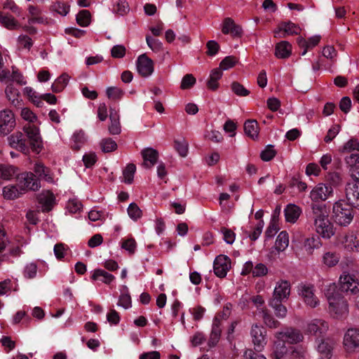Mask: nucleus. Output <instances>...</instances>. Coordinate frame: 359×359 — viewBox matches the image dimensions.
Here are the masks:
<instances>
[{"label": "nucleus", "instance_id": "25", "mask_svg": "<svg viewBox=\"0 0 359 359\" xmlns=\"http://www.w3.org/2000/svg\"><path fill=\"white\" fill-rule=\"evenodd\" d=\"M288 351L289 349L286 347L285 342L274 338L271 355L273 359H288Z\"/></svg>", "mask_w": 359, "mask_h": 359}, {"label": "nucleus", "instance_id": "12", "mask_svg": "<svg viewBox=\"0 0 359 359\" xmlns=\"http://www.w3.org/2000/svg\"><path fill=\"white\" fill-rule=\"evenodd\" d=\"M329 330V323L327 321L315 318L308 321L306 324L304 331L306 333L318 336L325 334Z\"/></svg>", "mask_w": 359, "mask_h": 359}, {"label": "nucleus", "instance_id": "24", "mask_svg": "<svg viewBox=\"0 0 359 359\" xmlns=\"http://www.w3.org/2000/svg\"><path fill=\"white\" fill-rule=\"evenodd\" d=\"M288 245V233L285 231H281L277 236L275 245L270 252L271 256L278 255L280 252L285 251L287 248Z\"/></svg>", "mask_w": 359, "mask_h": 359}, {"label": "nucleus", "instance_id": "13", "mask_svg": "<svg viewBox=\"0 0 359 359\" xmlns=\"http://www.w3.org/2000/svg\"><path fill=\"white\" fill-rule=\"evenodd\" d=\"M137 71L142 77H149L154 72V61L146 54L140 55L136 61Z\"/></svg>", "mask_w": 359, "mask_h": 359}, {"label": "nucleus", "instance_id": "29", "mask_svg": "<svg viewBox=\"0 0 359 359\" xmlns=\"http://www.w3.org/2000/svg\"><path fill=\"white\" fill-rule=\"evenodd\" d=\"M292 54V45L286 41H282L278 43L275 48V55L280 59L289 57Z\"/></svg>", "mask_w": 359, "mask_h": 359}, {"label": "nucleus", "instance_id": "60", "mask_svg": "<svg viewBox=\"0 0 359 359\" xmlns=\"http://www.w3.org/2000/svg\"><path fill=\"white\" fill-rule=\"evenodd\" d=\"M276 150L273 148V146L269 144L265 147V149L262 151L260 156L261 158L264 161H271L276 156Z\"/></svg>", "mask_w": 359, "mask_h": 359}, {"label": "nucleus", "instance_id": "64", "mask_svg": "<svg viewBox=\"0 0 359 359\" xmlns=\"http://www.w3.org/2000/svg\"><path fill=\"white\" fill-rule=\"evenodd\" d=\"M221 233L223 235V239L227 244H233L236 239L235 233L227 228L223 227L221 229Z\"/></svg>", "mask_w": 359, "mask_h": 359}, {"label": "nucleus", "instance_id": "47", "mask_svg": "<svg viewBox=\"0 0 359 359\" xmlns=\"http://www.w3.org/2000/svg\"><path fill=\"white\" fill-rule=\"evenodd\" d=\"M20 116L25 121L33 125L39 121L36 114L27 107L20 109Z\"/></svg>", "mask_w": 359, "mask_h": 359}, {"label": "nucleus", "instance_id": "45", "mask_svg": "<svg viewBox=\"0 0 359 359\" xmlns=\"http://www.w3.org/2000/svg\"><path fill=\"white\" fill-rule=\"evenodd\" d=\"M222 76V71L219 68L212 69L210 74V78L208 81V87L211 90H216L218 88V81Z\"/></svg>", "mask_w": 359, "mask_h": 359}, {"label": "nucleus", "instance_id": "36", "mask_svg": "<svg viewBox=\"0 0 359 359\" xmlns=\"http://www.w3.org/2000/svg\"><path fill=\"white\" fill-rule=\"evenodd\" d=\"M22 92L24 95L37 107H41L43 106V103L41 101V95H39L33 88L29 86L25 87Z\"/></svg>", "mask_w": 359, "mask_h": 359}, {"label": "nucleus", "instance_id": "5", "mask_svg": "<svg viewBox=\"0 0 359 359\" xmlns=\"http://www.w3.org/2000/svg\"><path fill=\"white\" fill-rule=\"evenodd\" d=\"M297 291L306 306L314 309L320 305V301L316 294L313 285L302 283L298 286Z\"/></svg>", "mask_w": 359, "mask_h": 359}, {"label": "nucleus", "instance_id": "51", "mask_svg": "<svg viewBox=\"0 0 359 359\" xmlns=\"http://www.w3.org/2000/svg\"><path fill=\"white\" fill-rule=\"evenodd\" d=\"M128 215L133 221H137L142 217V212L138 205L135 203H131L128 209Z\"/></svg>", "mask_w": 359, "mask_h": 359}, {"label": "nucleus", "instance_id": "57", "mask_svg": "<svg viewBox=\"0 0 359 359\" xmlns=\"http://www.w3.org/2000/svg\"><path fill=\"white\" fill-rule=\"evenodd\" d=\"M146 41L148 46L156 53L160 52L162 50V43L156 39L152 38L151 36L147 35L146 36Z\"/></svg>", "mask_w": 359, "mask_h": 359}, {"label": "nucleus", "instance_id": "2", "mask_svg": "<svg viewBox=\"0 0 359 359\" xmlns=\"http://www.w3.org/2000/svg\"><path fill=\"white\" fill-rule=\"evenodd\" d=\"M312 219L315 231L323 239H330L335 234L336 228L329 219V210L325 204L311 205Z\"/></svg>", "mask_w": 359, "mask_h": 359}, {"label": "nucleus", "instance_id": "32", "mask_svg": "<svg viewBox=\"0 0 359 359\" xmlns=\"http://www.w3.org/2000/svg\"><path fill=\"white\" fill-rule=\"evenodd\" d=\"M23 191L18 186L8 184L2 189V195L6 200H14L23 195Z\"/></svg>", "mask_w": 359, "mask_h": 359}, {"label": "nucleus", "instance_id": "6", "mask_svg": "<svg viewBox=\"0 0 359 359\" xmlns=\"http://www.w3.org/2000/svg\"><path fill=\"white\" fill-rule=\"evenodd\" d=\"M342 344L346 353H355L359 349V328L347 329L343 336Z\"/></svg>", "mask_w": 359, "mask_h": 359}, {"label": "nucleus", "instance_id": "18", "mask_svg": "<svg viewBox=\"0 0 359 359\" xmlns=\"http://www.w3.org/2000/svg\"><path fill=\"white\" fill-rule=\"evenodd\" d=\"M231 268L230 259L224 255L217 256L214 261V272L219 278H224Z\"/></svg>", "mask_w": 359, "mask_h": 359}, {"label": "nucleus", "instance_id": "19", "mask_svg": "<svg viewBox=\"0 0 359 359\" xmlns=\"http://www.w3.org/2000/svg\"><path fill=\"white\" fill-rule=\"evenodd\" d=\"M300 32L301 29L297 25L289 21L279 24L273 33L276 37H285L288 35L299 34Z\"/></svg>", "mask_w": 359, "mask_h": 359}, {"label": "nucleus", "instance_id": "34", "mask_svg": "<svg viewBox=\"0 0 359 359\" xmlns=\"http://www.w3.org/2000/svg\"><path fill=\"white\" fill-rule=\"evenodd\" d=\"M91 278L93 280H100L109 285L114 280L115 277L102 269H97L92 271Z\"/></svg>", "mask_w": 359, "mask_h": 359}, {"label": "nucleus", "instance_id": "43", "mask_svg": "<svg viewBox=\"0 0 359 359\" xmlns=\"http://www.w3.org/2000/svg\"><path fill=\"white\" fill-rule=\"evenodd\" d=\"M320 39L321 36L318 34H316L309 37L307 39L303 37H299L297 38V41L299 47H306L312 49L319 43Z\"/></svg>", "mask_w": 359, "mask_h": 359}, {"label": "nucleus", "instance_id": "53", "mask_svg": "<svg viewBox=\"0 0 359 359\" xmlns=\"http://www.w3.org/2000/svg\"><path fill=\"white\" fill-rule=\"evenodd\" d=\"M174 143L175 148L178 154L182 157L187 156L189 148L187 142L184 139H181L175 140Z\"/></svg>", "mask_w": 359, "mask_h": 359}, {"label": "nucleus", "instance_id": "21", "mask_svg": "<svg viewBox=\"0 0 359 359\" xmlns=\"http://www.w3.org/2000/svg\"><path fill=\"white\" fill-rule=\"evenodd\" d=\"M8 144L15 149L20 151L24 154H27L29 148L26 143V140L21 132H16L8 137Z\"/></svg>", "mask_w": 359, "mask_h": 359}, {"label": "nucleus", "instance_id": "61", "mask_svg": "<svg viewBox=\"0 0 359 359\" xmlns=\"http://www.w3.org/2000/svg\"><path fill=\"white\" fill-rule=\"evenodd\" d=\"M53 10L58 14L65 16L69 11V6L64 2L58 1L53 5Z\"/></svg>", "mask_w": 359, "mask_h": 359}, {"label": "nucleus", "instance_id": "3", "mask_svg": "<svg viewBox=\"0 0 359 359\" xmlns=\"http://www.w3.org/2000/svg\"><path fill=\"white\" fill-rule=\"evenodd\" d=\"M354 213L351 205L344 200L335 202L332 207V217L335 223L341 226L349 225L353 219Z\"/></svg>", "mask_w": 359, "mask_h": 359}, {"label": "nucleus", "instance_id": "10", "mask_svg": "<svg viewBox=\"0 0 359 359\" xmlns=\"http://www.w3.org/2000/svg\"><path fill=\"white\" fill-rule=\"evenodd\" d=\"M18 185L20 187L23 194L27 190L36 191L40 187V182L32 172H23L18 175Z\"/></svg>", "mask_w": 359, "mask_h": 359}, {"label": "nucleus", "instance_id": "37", "mask_svg": "<svg viewBox=\"0 0 359 359\" xmlns=\"http://www.w3.org/2000/svg\"><path fill=\"white\" fill-rule=\"evenodd\" d=\"M18 168L9 164H0V179L4 180H11L17 175Z\"/></svg>", "mask_w": 359, "mask_h": 359}, {"label": "nucleus", "instance_id": "52", "mask_svg": "<svg viewBox=\"0 0 359 359\" xmlns=\"http://www.w3.org/2000/svg\"><path fill=\"white\" fill-rule=\"evenodd\" d=\"M100 144L102 151L105 153L111 152L117 149L116 142L111 138L103 139Z\"/></svg>", "mask_w": 359, "mask_h": 359}, {"label": "nucleus", "instance_id": "27", "mask_svg": "<svg viewBox=\"0 0 359 359\" xmlns=\"http://www.w3.org/2000/svg\"><path fill=\"white\" fill-rule=\"evenodd\" d=\"M222 32L224 34H231L233 36H238L242 34V28L236 25L233 19L226 18L222 23Z\"/></svg>", "mask_w": 359, "mask_h": 359}, {"label": "nucleus", "instance_id": "50", "mask_svg": "<svg viewBox=\"0 0 359 359\" xmlns=\"http://www.w3.org/2000/svg\"><path fill=\"white\" fill-rule=\"evenodd\" d=\"M136 166L134 164L127 165L123 171V182L127 184H131L133 181Z\"/></svg>", "mask_w": 359, "mask_h": 359}, {"label": "nucleus", "instance_id": "23", "mask_svg": "<svg viewBox=\"0 0 359 359\" xmlns=\"http://www.w3.org/2000/svg\"><path fill=\"white\" fill-rule=\"evenodd\" d=\"M5 95L6 99L15 107L22 105V99L20 95L19 90L13 85V83H8L5 88Z\"/></svg>", "mask_w": 359, "mask_h": 359}, {"label": "nucleus", "instance_id": "17", "mask_svg": "<svg viewBox=\"0 0 359 359\" xmlns=\"http://www.w3.org/2000/svg\"><path fill=\"white\" fill-rule=\"evenodd\" d=\"M343 249L348 252H359V239L353 231L346 233L340 240Z\"/></svg>", "mask_w": 359, "mask_h": 359}, {"label": "nucleus", "instance_id": "41", "mask_svg": "<svg viewBox=\"0 0 359 359\" xmlns=\"http://www.w3.org/2000/svg\"><path fill=\"white\" fill-rule=\"evenodd\" d=\"M339 255L335 252L328 251L322 256V263L327 267L331 268L336 266L339 262Z\"/></svg>", "mask_w": 359, "mask_h": 359}, {"label": "nucleus", "instance_id": "38", "mask_svg": "<svg viewBox=\"0 0 359 359\" xmlns=\"http://www.w3.org/2000/svg\"><path fill=\"white\" fill-rule=\"evenodd\" d=\"M283 301H276L274 299H270L269 301V306L273 310L276 316L280 319H283L286 317L287 313V309L285 306L282 304Z\"/></svg>", "mask_w": 359, "mask_h": 359}, {"label": "nucleus", "instance_id": "59", "mask_svg": "<svg viewBox=\"0 0 359 359\" xmlns=\"http://www.w3.org/2000/svg\"><path fill=\"white\" fill-rule=\"evenodd\" d=\"M97 155L93 151L86 153L83 156V161L86 168H91L97 162Z\"/></svg>", "mask_w": 359, "mask_h": 359}, {"label": "nucleus", "instance_id": "42", "mask_svg": "<svg viewBox=\"0 0 359 359\" xmlns=\"http://www.w3.org/2000/svg\"><path fill=\"white\" fill-rule=\"evenodd\" d=\"M86 137L85 133L80 130L75 132L71 137V146L74 150H79L86 143Z\"/></svg>", "mask_w": 359, "mask_h": 359}, {"label": "nucleus", "instance_id": "58", "mask_svg": "<svg viewBox=\"0 0 359 359\" xmlns=\"http://www.w3.org/2000/svg\"><path fill=\"white\" fill-rule=\"evenodd\" d=\"M106 94L109 99L117 100L122 97L123 91L118 87H108L106 89Z\"/></svg>", "mask_w": 359, "mask_h": 359}, {"label": "nucleus", "instance_id": "40", "mask_svg": "<svg viewBox=\"0 0 359 359\" xmlns=\"http://www.w3.org/2000/svg\"><path fill=\"white\" fill-rule=\"evenodd\" d=\"M117 305L125 309H128L132 306L131 297L129 294L128 288L126 285L121 286V295L118 298Z\"/></svg>", "mask_w": 359, "mask_h": 359}, {"label": "nucleus", "instance_id": "7", "mask_svg": "<svg viewBox=\"0 0 359 359\" xmlns=\"http://www.w3.org/2000/svg\"><path fill=\"white\" fill-rule=\"evenodd\" d=\"M16 126L14 112L10 109L0 111V135H7L11 133Z\"/></svg>", "mask_w": 359, "mask_h": 359}, {"label": "nucleus", "instance_id": "4", "mask_svg": "<svg viewBox=\"0 0 359 359\" xmlns=\"http://www.w3.org/2000/svg\"><path fill=\"white\" fill-rule=\"evenodd\" d=\"M250 335L254 349L262 352L267 344V331L266 328L258 323H253L250 330Z\"/></svg>", "mask_w": 359, "mask_h": 359}, {"label": "nucleus", "instance_id": "31", "mask_svg": "<svg viewBox=\"0 0 359 359\" xmlns=\"http://www.w3.org/2000/svg\"><path fill=\"white\" fill-rule=\"evenodd\" d=\"M141 154L144 160L143 165L146 168H151L156 163L158 158L156 150L152 148H146L142 151Z\"/></svg>", "mask_w": 359, "mask_h": 359}, {"label": "nucleus", "instance_id": "54", "mask_svg": "<svg viewBox=\"0 0 359 359\" xmlns=\"http://www.w3.org/2000/svg\"><path fill=\"white\" fill-rule=\"evenodd\" d=\"M236 63L237 60L235 57L226 56L221 61L218 68L221 71H226L233 67Z\"/></svg>", "mask_w": 359, "mask_h": 359}, {"label": "nucleus", "instance_id": "49", "mask_svg": "<svg viewBox=\"0 0 359 359\" xmlns=\"http://www.w3.org/2000/svg\"><path fill=\"white\" fill-rule=\"evenodd\" d=\"M38 266L36 262L27 263L23 269V276L27 279H33L36 277Z\"/></svg>", "mask_w": 359, "mask_h": 359}, {"label": "nucleus", "instance_id": "39", "mask_svg": "<svg viewBox=\"0 0 359 359\" xmlns=\"http://www.w3.org/2000/svg\"><path fill=\"white\" fill-rule=\"evenodd\" d=\"M110 125L109 126V131L112 135H118L121 133V124L119 121V115L118 113L111 109L110 115Z\"/></svg>", "mask_w": 359, "mask_h": 359}, {"label": "nucleus", "instance_id": "16", "mask_svg": "<svg viewBox=\"0 0 359 359\" xmlns=\"http://www.w3.org/2000/svg\"><path fill=\"white\" fill-rule=\"evenodd\" d=\"M291 285L290 282L285 280H278L273 291L272 297L270 299L276 301H285L290 295Z\"/></svg>", "mask_w": 359, "mask_h": 359}, {"label": "nucleus", "instance_id": "56", "mask_svg": "<svg viewBox=\"0 0 359 359\" xmlns=\"http://www.w3.org/2000/svg\"><path fill=\"white\" fill-rule=\"evenodd\" d=\"M66 208L70 213H76L81 210L82 204L78 198H74L68 201Z\"/></svg>", "mask_w": 359, "mask_h": 359}, {"label": "nucleus", "instance_id": "30", "mask_svg": "<svg viewBox=\"0 0 359 359\" xmlns=\"http://www.w3.org/2000/svg\"><path fill=\"white\" fill-rule=\"evenodd\" d=\"M322 245L320 238L313 235L306 238L303 243L304 249L309 255H312L315 250L320 248Z\"/></svg>", "mask_w": 359, "mask_h": 359}, {"label": "nucleus", "instance_id": "22", "mask_svg": "<svg viewBox=\"0 0 359 359\" xmlns=\"http://www.w3.org/2000/svg\"><path fill=\"white\" fill-rule=\"evenodd\" d=\"M37 200L43 212L50 211L55 205V197L50 191H43L40 193L37 196Z\"/></svg>", "mask_w": 359, "mask_h": 359}, {"label": "nucleus", "instance_id": "20", "mask_svg": "<svg viewBox=\"0 0 359 359\" xmlns=\"http://www.w3.org/2000/svg\"><path fill=\"white\" fill-rule=\"evenodd\" d=\"M346 195L348 202L359 209V180H354L347 184Z\"/></svg>", "mask_w": 359, "mask_h": 359}, {"label": "nucleus", "instance_id": "44", "mask_svg": "<svg viewBox=\"0 0 359 359\" xmlns=\"http://www.w3.org/2000/svg\"><path fill=\"white\" fill-rule=\"evenodd\" d=\"M69 76L67 74H62L57 79L55 80L51 86V89L54 93H60L68 84Z\"/></svg>", "mask_w": 359, "mask_h": 359}, {"label": "nucleus", "instance_id": "46", "mask_svg": "<svg viewBox=\"0 0 359 359\" xmlns=\"http://www.w3.org/2000/svg\"><path fill=\"white\" fill-rule=\"evenodd\" d=\"M0 25L8 29H16L20 27V25L15 18L11 15H4L0 12Z\"/></svg>", "mask_w": 359, "mask_h": 359}, {"label": "nucleus", "instance_id": "33", "mask_svg": "<svg viewBox=\"0 0 359 359\" xmlns=\"http://www.w3.org/2000/svg\"><path fill=\"white\" fill-rule=\"evenodd\" d=\"M285 217L287 222L294 223L302 212L299 207L294 204H289L285 208Z\"/></svg>", "mask_w": 359, "mask_h": 359}, {"label": "nucleus", "instance_id": "1", "mask_svg": "<svg viewBox=\"0 0 359 359\" xmlns=\"http://www.w3.org/2000/svg\"><path fill=\"white\" fill-rule=\"evenodd\" d=\"M323 292L327 302V312L331 318L336 320L346 318L349 314V304L345 297L339 292L336 283L327 284Z\"/></svg>", "mask_w": 359, "mask_h": 359}, {"label": "nucleus", "instance_id": "15", "mask_svg": "<svg viewBox=\"0 0 359 359\" xmlns=\"http://www.w3.org/2000/svg\"><path fill=\"white\" fill-rule=\"evenodd\" d=\"M316 349L319 353L318 359H331L334 346V341L330 338L318 339Z\"/></svg>", "mask_w": 359, "mask_h": 359}, {"label": "nucleus", "instance_id": "48", "mask_svg": "<svg viewBox=\"0 0 359 359\" xmlns=\"http://www.w3.org/2000/svg\"><path fill=\"white\" fill-rule=\"evenodd\" d=\"M346 163L351 167L353 175L359 177V154H352L345 158Z\"/></svg>", "mask_w": 359, "mask_h": 359}, {"label": "nucleus", "instance_id": "11", "mask_svg": "<svg viewBox=\"0 0 359 359\" xmlns=\"http://www.w3.org/2000/svg\"><path fill=\"white\" fill-rule=\"evenodd\" d=\"M333 194L331 185L319 183L315 186L310 192V198L313 202L325 201Z\"/></svg>", "mask_w": 359, "mask_h": 359}, {"label": "nucleus", "instance_id": "26", "mask_svg": "<svg viewBox=\"0 0 359 359\" xmlns=\"http://www.w3.org/2000/svg\"><path fill=\"white\" fill-rule=\"evenodd\" d=\"M222 323L218 316H215L212 321V330L210 334V339L208 341V345L210 347H213L217 344L219 341L222 328Z\"/></svg>", "mask_w": 359, "mask_h": 359}, {"label": "nucleus", "instance_id": "63", "mask_svg": "<svg viewBox=\"0 0 359 359\" xmlns=\"http://www.w3.org/2000/svg\"><path fill=\"white\" fill-rule=\"evenodd\" d=\"M305 351L302 348H291L287 353L288 359H302L304 357Z\"/></svg>", "mask_w": 359, "mask_h": 359}, {"label": "nucleus", "instance_id": "14", "mask_svg": "<svg viewBox=\"0 0 359 359\" xmlns=\"http://www.w3.org/2000/svg\"><path fill=\"white\" fill-rule=\"evenodd\" d=\"M274 338L280 339L285 343L297 344L302 341L304 337L299 330L289 327L275 332Z\"/></svg>", "mask_w": 359, "mask_h": 359}, {"label": "nucleus", "instance_id": "9", "mask_svg": "<svg viewBox=\"0 0 359 359\" xmlns=\"http://www.w3.org/2000/svg\"><path fill=\"white\" fill-rule=\"evenodd\" d=\"M339 285L342 291L357 294L359 293V280L348 272H343L339 278Z\"/></svg>", "mask_w": 359, "mask_h": 359}, {"label": "nucleus", "instance_id": "55", "mask_svg": "<svg viewBox=\"0 0 359 359\" xmlns=\"http://www.w3.org/2000/svg\"><path fill=\"white\" fill-rule=\"evenodd\" d=\"M77 23L82 27H87L90 24V14L89 11L83 10L76 15Z\"/></svg>", "mask_w": 359, "mask_h": 359}, {"label": "nucleus", "instance_id": "8", "mask_svg": "<svg viewBox=\"0 0 359 359\" xmlns=\"http://www.w3.org/2000/svg\"><path fill=\"white\" fill-rule=\"evenodd\" d=\"M23 131L29 140L32 150L39 153L43 147V142L39 127L34 124L26 125L23 127Z\"/></svg>", "mask_w": 359, "mask_h": 359}, {"label": "nucleus", "instance_id": "35", "mask_svg": "<svg viewBox=\"0 0 359 359\" xmlns=\"http://www.w3.org/2000/svg\"><path fill=\"white\" fill-rule=\"evenodd\" d=\"M244 130L246 135L252 140H257L259 137V125L255 120H248L244 123Z\"/></svg>", "mask_w": 359, "mask_h": 359}, {"label": "nucleus", "instance_id": "28", "mask_svg": "<svg viewBox=\"0 0 359 359\" xmlns=\"http://www.w3.org/2000/svg\"><path fill=\"white\" fill-rule=\"evenodd\" d=\"M258 314L261 316L265 325L271 329L278 328L280 323L278 321L266 308L258 309Z\"/></svg>", "mask_w": 359, "mask_h": 359}, {"label": "nucleus", "instance_id": "62", "mask_svg": "<svg viewBox=\"0 0 359 359\" xmlns=\"http://www.w3.org/2000/svg\"><path fill=\"white\" fill-rule=\"evenodd\" d=\"M67 247L63 243L55 244L53 248V252L57 259H63L67 253Z\"/></svg>", "mask_w": 359, "mask_h": 359}]
</instances>
